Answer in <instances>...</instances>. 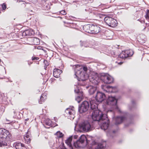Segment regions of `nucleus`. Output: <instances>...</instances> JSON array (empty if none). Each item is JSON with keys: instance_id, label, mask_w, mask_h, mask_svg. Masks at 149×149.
I'll return each instance as SVG.
<instances>
[{"instance_id": "f257e3e1", "label": "nucleus", "mask_w": 149, "mask_h": 149, "mask_svg": "<svg viewBox=\"0 0 149 149\" xmlns=\"http://www.w3.org/2000/svg\"><path fill=\"white\" fill-rule=\"evenodd\" d=\"M108 115L103 113L99 110H95L92 111V117L93 120L97 122L101 129L105 130L108 128L109 123Z\"/></svg>"}, {"instance_id": "f03ea898", "label": "nucleus", "mask_w": 149, "mask_h": 149, "mask_svg": "<svg viewBox=\"0 0 149 149\" xmlns=\"http://www.w3.org/2000/svg\"><path fill=\"white\" fill-rule=\"evenodd\" d=\"M82 65H78L73 66V68H74L75 76L79 81L78 83V84L84 86L86 84L85 81L88 79V75L82 71Z\"/></svg>"}, {"instance_id": "7ed1b4c3", "label": "nucleus", "mask_w": 149, "mask_h": 149, "mask_svg": "<svg viewBox=\"0 0 149 149\" xmlns=\"http://www.w3.org/2000/svg\"><path fill=\"white\" fill-rule=\"evenodd\" d=\"M110 114H112V117L113 119L115 120V124L116 125L119 124L121 123L123 121L127 120L128 122V124H125V126L126 127L132 123L131 121H130V120H128L127 118L125 116H118L115 118L114 117V112L112 110H109L107 111V115H109Z\"/></svg>"}, {"instance_id": "20e7f679", "label": "nucleus", "mask_w": 149, "mask_h": 149, "mask_svg": "<svg viewBox=\"0 0 149 149\" xmlns=\"http://www.w3.org/2000/svg\"><path fill=\"white\" fill-rule=\"evenodd\" d=\"M89 141L86 136L82 135L81 136L78 140L74 143V145L76 148H83L87 145Z\"/></svg>"}, {"instance_id": "39448f33", "label": "nucleus", "mask_w": 149, "mask_h": 149, "mask_svg": "<svg viewBox=\"0 0 149 149\" xmlns=\"http://www.w3.org/2000/svg\"><path fill=\"white\" fill-rule=\"evenodd\" d=\"M83 29H85L86 28H89L88 30L86 31L88 33H97L101 31V28L97 25H94L93 24L91 25H87L84 26Z\"/></svg>"}, {"instance_id": "423d86ee", "label": "nucleus", "mask_w": 149, "mask_h": 149, "mask_svg": "<svg viewBox=\"0 0 149 149\" xmlns=\"http://www.w3.org/2000/svg\"><path fill=\"white\" fill-rule=\"evenodd\" d=\"M0 138L7 141L12 140V135L8 131L4 129H0Z\"/></svg>"}, {"instance_id": "0eeeda50", "label": "nucleus", "mask_w": 149, "mask_h": 149, "mask_svg": "<svg viewBox=\"0 0 149 149\" xmlns=\"http://www.w3.org/2000/svg\"><path fill=\"white\" fill-rule=\"evenodd\" d=\"M117 100L115 97L109 96L106 102L107 105L112 107L113 109H116L120 112V111L117 105Z\"/></svg>"}, {"instance_id": "6e6552de", "label": "nucleus", "mask_w": 149, "mask_h": 149, "mask_svg": "<svg viewBox=\"0 0 149 149\" xmlns=\"http://www.w3.org/2000/svg\"><path fill=\"white\" fill-rule=\"evenodd\" d=\"M88 78H89V81L94 85H97L100 82V76L96 73L94 72H91L90 75L88 76Z\"/></svg>"}, {"instance_id": "1a4fd4ad", "label": "nucleus", "mask_w": 149, "mask_h": 149, "mask_svg": "<svg viewBox=\"0 0 149 149\" xmlns=\"http://www.w3.org/2000/svg\"><path fill=\"white\" fill-rule=\"evenodd\" d=\"M100 79L106 84H110L113 82V77L107 73H102L100 75Z\"/></svg>"}, {"instance_id": "9d476101", "label": "nucleus", "mask_w": 149, "mask_h": 149, "mask_svg": "<svg viewBox=\"0 0 149 149\" xmlns=\"http://www.w3.org/2000/svg\"><path fill=\"white\" fill-rule=\"evenodd\" d=\"M80 128L84 132H86L91 130L92 127L89 122L87 121H83L80 125Z\"/></svg>"}, {"instance_id": "9b49d317", "label": "nucleus", "mask_w": 149, "mask_h": 149, "mask_svg": "<svg viewBox=\"0 0 149 149\" xmlns=\"http://www.w3.org/2000/svg\"><path fill=\"white\" fill-rule=\"evenodd\" d=\"M104 20L109 26L113 27L117 26L118 23L116 20L109 16L105 17Z\"/></svg>"}, {"instance_id": "f8f14e48", "label": "nucleus", "mask_w": 149, "mask_h": 149, "mask_svg": "<svg viewBox=\"0 0 149 149\" xmlns=\"http://www.w3.org/2000/svg\"><path fill=\"white\" fill-rule=\"evenodd\" d=\"M79 85L75 86L74 87V92L75 93L79 95V96L76 98V100L78 103H79L83 98V92L81 89H80Z\"/></svg>"}, {"instance_id": "ddd939ff", "label": "nucleus", "mask_w": 149, "mask_h": 149, "mask_svg": "<svg viewBox=\"0 0 149 149\" xmlns=\"http://www.w3.org/2000/svg\"><path fill=\"white\" fill-rule=\"evenodd\" d=\"M133 54V52L132 50H126L122 51L118 56L120 58H125L128 57L132 56Z\"/></svg>"}, {"instance_id": "4468645a", "label": "nucleus", "mask_w": 149, "mask_h": 149, "mask_svg": "<svg viewBox=\"0 0 149 149\" xmlns=\"http://www.w3.org/2000/svg\"><path fill=\"white\" fill-rule=\"evenodd\" d=\"M89 107V104L88 102L86 101H84L81 105L79 107V110L80 113L86 111Z\"/></svg>"}, {"instance_id": "2eb2a0df", "label": "nucleus", "mask_w": 149, "mask_h": 149, "mask_svg": "<svg viewBox=\"0 0 149 149\" xmlns=\"http://www.w3.org/2000/svg\"><path fill=\"white\" fill-rule=\"evenodd\" d=\"M74 107L72 106H70L69 108H67L65 110V113L69 115L68 116V118L71 120L74 119V116L75 111L73 109Z\"/></svg>"}, {"instance_id": "dca6fc26", "label": "nucleus", "mask_w": 149, "mask_h": 149, "mask_svg": "<svg viewBox=\"0 0 149 149\" xmlns=\"http://www.w3.org/2000/svg\"><path fill=\"white\" fill-rule=\"evenodd\" d=\"M106 98V96L104 93L100 92H97L95 96V99L97 102H101Z\"/></svg>"}, {"instance_id": "f3484780", "label": "nucleus", "mask_w": 149, "mask_h": 149, "mask_svg": "<svg viewBox=\"0 0 149 149\" xmlns=\"http://www.w3.org/2000/svg\"><path fill=\"white\" fill-rule=\"evenodd\" d=\"M89 101L91 105V109L93 111L95 110H98L97 108L98 102H97L94 99H91Z\"/></svg>"}, {"instance_id": "a211bd4d", "label": "nucleus", "mask_w": 149, "mask_h": 149, "mask_svg": "<svg viewBox=\"0 0 149 149\" xmlns=\"http://www.w3.org/2000/svg\"><path fill=\"white\" fill-rule=\"evenodd\" d=\"M34 32L32 29L26 30L22 33L23 36H30L34 34Z\"/></svg>"}, {"instance_id": "6ab92c4d", "label": "nucleus", "mask_w": 149, "mask_h": 149, "mask_svg": "<svg viewBox=\"0 0 149 149\" xmlns=\"http://www.w3.org/2000/svg\"><path fill=\"white\" fill-rule=\"evenodd\" d=\"M106 146L105 143H99L92 146V149H104Z\"/></svg>"}, {"instance_id": "aec40b11", "label": "nucleus", "mask_w": 149, "mask_h": 149, "mask_svg": "<svg viewBox=\"0 0 149 149\" xmlns=\"http://www.w3.org/2000/svg\"><path fill=\"white\" fill-rule=\"evenodd\" d=\"M62 72V70L55 68L54 69L53 71V76L56 78H58L59 77L60 74Z\"/></svg>"}, {"instance_id": "412c9836", "label": "nucleus", "mask_w": 149, "mask_h": 149, "mask_svg": "<svg viewBox=\"0 0 149 149\" xmlns=\"http://www.w3.org/2000/svg\"><path fill=\"white\" fill-rule=\"evenodd\" d=\"M31 41V45H38L39 44V39L37 38H32L30 39Z\"/></svg>"}, {"instance_id": "4be33fe9", "label": "nucleus", "mask_w": 149, "mask_h": 149, "mask_svg": "<svg viewBox=\"0 0 149 149\" xmlns=\"http://www.w3.org/2000/svg\"><path fill=\"white\" fill-rule=\"evenodd\" d=\"M102 89L105 91L107 92H113L112 90L113 87L108 86H102Z\"/></svg>"}, {"instance_id": "5701e85b", "label": "nucleus", "mask_w": 149, "mask_h": 149, "mask_svg": "<svg viewBox=\"0 0 149 149\" xmlns=\"http://www.w3.org/2000/svg\"><path fill=\"white\" fill-rule=\"evenodd\" d=\"M24 139L26 143L29 144L30 143L31 140V137L28 134V133L24 135Z\"/></svg>"}, {"instance_id": "b1692460", "label": "nucleus", "mask_w": 149, "mask_h": 149, "mask_svg": "<svg viewBox=\"0 0 149 149\" xmlns=\"http://www.w3.org/2000/svg\"><path fill=\"white\" fill-rule=\"evenodd\" d=\"M88 88H89L88 92L90 95H93L96 91V88L95 87L90 86Z\"/></svg>"}, {"instance_id": "393cba45", "label": "nucleus", "mask_w": 149, "mask_h": 149, "mask_svg": "<svg viewBox=\"0 0 149 149\" xmlns=\"http://www.w3.org/2000/svg\"><path fill=\"white\" fill-rule=\"evenodd\" d=\"M72 139V137L70 136L68 138L66 141L65 143L68 146L72 148V145L71 144V142Z\"/></svg>"}, {"instance_id": "a878e982", "label": "nucleus", "mask_w": 149, "mask_h": 149, "mask_svg": "<svg viewBox=\"0 0 149 149\" xmlns=\"http://www.w3.org/2000/svg\"><path fill=\"white\" fill-rule=\"evenodd\" d=\"M46 95L45 94H42L40 97V100L39 101V103L41 104L44 102L46 99Z\"/></svg>"}, {"instance_id": "bb28decb", "label": "nucleus", "mask_w": 149, "mask_h": 149, "mask_svg": "<svg viewBox=\"0 0 149 149\" xmlns=\"http://www.w3.org/2000/svg\"><path fill=\"white\" fill-rule=\"evenodd\" d=\"M82 71L84 72L85 74H87L86 72L88 70L87 67L86 65H82Z\"/></svg>"}, {"instance_id": "cd10ccee", "label": "nucleus", "mask_w": 149, "mask_h": 149, "mask_svg": "<svg viewBox=\"0 0 149 149\" xmlns=\"http://www.w3.org/2000/svg\"><path fill=\"white\" fill-rule=\"evenodd\" d=\"M7 143L4 141H3L1 139H0V146L2 147V146H7Z\"/></svg>"}, {"instance_id": "c85d7f7f", "label": "nucleus", "mask_w": 149, "mask_h": 149, "mask_svg": "<svg viewBox=\"0 0 149 149\" xmlns=\"http://www.w3.org/2000/svg\"><path fill=\"white\" fill-rule=\"evenodd\" d=\"M21 145L22 143H16L15 144V148L16 149H21Z\"/></svg>"}, {"instance_id": "c756f323", "label": "nucleus", "mask_w": 149, "mask_h": 149, "mask_svg": "<svg viewBox=\"0 0 149 149\" xmlns=\"http://www.w3.org/2000/svg\"><path fill=\"white\" fill-rule=\"evenodd\" d=\"M45 123L47 125L50 126L52 124V121L49 119H46L45 121Z\"/></svg>"}, {"instance_id": "7c9ffc66", "label": "nucleus", "mask_w": 149, "mask_h": 149, "mask_svg": "<svg viewBox=\"0 0 149 149\" xmlns=\"http://www.w3.org/2000/svg\"><path fill=\"white\" fill-rule=\"evenodd\" d=\"M87 44V43L86 42H83L81 44V46H84L86 47H89V45Z\"/></svg>"}, {"instance_id": "2f4dec72", "label": "nucleus", "mask_w": 149, "mask_h": 149, "mask_svg": "<svg viewBox=\"0 0 149 149\" xmlns=\"http://www.w3.org/2000/svg\"><path fill=\"white\" fill-rule=\"evenodd\" d=\"M56 134L57 136L59 138H61L63 136V135L62 133L60 131H58Z\"/></svg>"}, {"instance_id": "473e14b6", "label": "nucleus", "mask_w": 149, "mask_h": 149, "mask_svg": "<svg viewBox=\"0 0 149 149\" xmlns=\"http://www.w3.org/2000/svg\"><path fill=\"white\" fill-rule=\"evenodd\" d=\"M145 17L146 19L148 20H149V10H147L146 14Z\"/></svg>"}, {"instance_id": "72a5a7b5", "label": "nucleus", "mask_w": 149, "mask_h": 149, "mask_svg": "<svg viewBox=\"0 0 149 149\" xmlns=\"http://www.w3.org/2000/svg\"><path fill=\"white\" fill-rule=\"evenodd\" d=\"M44 63L45 64V69L47 68V67L49 65V64L48 61L46 60H44Z\"/></svg>"}, {"instance_id": "f704fd0d", "label": "nucleus", "mask_w": 149, "mask_h": 149, "mask_svg": "<svg viewBox=\"0 0 149 149\" xmlns=\"http://www.w3.org/2000/svg\"><path fill=\"white\" fill-rule=\"evenodd\" d=\"M1 6L2 9L3 10H5L6 8V4L5 3H4L1 4Z\"/></svg>"}, {"instance_id": "c9c22d12", "label": "nucleus", "mask_w": 149, "mask_h": 149, "mask_svg": "<svg viewBox=\"0 0 149 149\" xmlns=\"http://www.w3.org/2000/svg\"><path fill=\"white\" fill-rule=\"evenodd\" d=\"M6 122H9V123H6V124H10L12 123H15V122H14L13 121H12L11 120H9L7 118H6Z\"/></svg>"}, {"instance_id": "e433bc0d", "label": "nucleus", "mask_w": 149, "mask_h": 149, "mask_svg": "<svg viewBox=\"0 0 149 149\" xmlns=\"http://www.w3.org/2000/svg\"><path fill=\"white\" fill-rule=\"evenodd\" d=\"M60 13L63 15H65L66 14V13L65 10L61 11Z\"/></svg>"}, {"instance_id": "4c0bfd02", "label": "nucleus", "mask_w": 149, "mask_h": 149, "mask_svg": "<svg viewBox=\"0 0 149 149\" xmlns=\"http://www.w3.org/2000/svg\"><path fill=\"white\" fill-rule=\"evenodd\" d=\"M39 58L38 57H32V60H38V59H39Z\"/></svg>"}, {"instance_id": "58836bf2", "label": "nucleus", "mask_w": 149, "mask_h": 149, "mask_svg": "<svg viewBox=\"0 0 149 149\" xmlns=\"http://www.w3.org/2000/svg\"><path fill=\"white\" fill-rule=\"evenodd\" d=\"M97 16L98 17H101L102 16V15H103L102 14H100V13H98L97 14Z\"/></svg>"}, {"instance_id": "ea45409f", "label": "nucleus", "mask_w": 149, "mask_h": 149, "mask_svg": "<svg viewBox=\"0 0 149 149\" xmlns=\"http://www.w3.org/2000/svg\"><path fill=\"white\" fill-rule=\"evenodd\" d=\"M42 47L41 46H38L37 47V49H42Z\"/></svg>"}, {"instance_id": "a19ab883", "label": "nucleus", "mask_w": 149, "mask_h": 149, "mask_svg": "<svg viewBox=\"0 0 149 149\" xmlns=\"http://www.w3.org/2000/svg\"><path fill=\"white\" fill-rule=\"evenodd\" d=\"M78 137V136L77 135H74L73 136V138L74 139H77Z\"/></svg>"}, {"instance_id": "79ce46f5", "label": "nucleus", "mask_w": 149, "mask_h": 149, "mask_svg": "<svg viewBox=\"0 0 149 149\" xmlns=\"http://www.w3.org/2000/svg\"><path fill=\"white\" fill-rule=\"evenodd\" d=\"M116 63H118V64L121 65L123 63L122 62H120L119 63H118L117 61L116 62Z\"/></svg>"}, {"instance_id": "37998d69", "label": "nucleus", "mask_w": 149, "mask_h": 149, "mask_svg": "<svg viewBox=\"0 0 149 149\" xmlns=\"http://www.w3.org/2000/svg\"><path fill=\"white\" fill-rule=\"evenodd\" d=\"M111 132V131L108 132L107 133V135L108 136L110 135V133Z\"/></svg>"}, {"instance_id": "c03bdc74", "label": "nucleus", "mask_w": 149, "mask_h": 149, "mask_svg": "<svg viewBox=\"0 0 149 149\" xmlns=\"http://www.w3.org/2000/svg\"><path fill=\"white\" fill-rule=\"evenodd\" d=\"M19 2H20L21 3H21V4H24V2H23V1H19Z\"/></svg>"}, {"instance_id": "a18cd8bd", "label": "nucleus", "mask_w": 149, "mask_h": 149, "mask_svg": "<svg viewBox=\"0 0 149 149\" xmlns=\"http://www.w3.org/2000/svg\"><path fill=\"white\" fill-rule=\"evenodd\" d=\"M22 148L23 147H25L24 146V144H22Z\"/></svg>"}, {"instance_id": "49530a36", "label": "nucleus", "mask_w": 149, "mask_h": 149, "mask_svg": "<svg viewBox=\"0 0 149 149\" xmlns=\"http://www.w3.org/2000/svg\"><path fill=\"white\" fill-rule=\"evenodd\" d=\"M112 132L114 134L116 132V130H113V131H112Z\"/></svg>"}, {"instance_id": "de8ad7c7", "label": "nucleus", "mask_w": 149, "mask_h": 149, "mask_svg": "<svg viewBox=\"0 0 149 149\" xmlns=\"http://www.w3.org/2000/svg\"><path fill=\"white\" fill-rule=\"evenodd\" d=\"M142 23H145V21H143V20H142V21H140Z\"/></svg>"}, {"instance_id": "09e8293b", "label": "nucleus", "mask_w": 149, "mask_h": 149, "mask_svg": "<svg viewBox=\"0 0 149 149\" xmlns=\"http://www.w3.org/2000/svg\"><path fill=\"white\" fill-rule=\"evenodd\" d=\"M111 53H112V54H112V53H113V54L114 55H115L116 54H115V52H114L113 51L112 52H111Z\"/></svg>"}, {"instance_id": "8fccbe9b", "label": "nucleus", "mask_w": 149, "mask_h": 149, "mask_svg": "<svg viewBox=\"0 0 149 149\" xmlns=\"http://www.w3.org/2000/svg\"><path fill=\"white\" fill-rule=\"evenodd\" d=\"M132 104H134V101H132Z\"/></svg>"}, {"instance_id": "3c124183", "label": "nucleus", "mask_w": 149, "mask_h": 149, "mask_svg": "<svg viewBox=\"0 0 149 149\" xmlns=\"http://www.w3.org/2000/svg\"><path fill=\"white\" fill-rule=\"evenodd\" d=\"M26 148L25 147H23L22 148H21V149H26Z\"/></svg>"}, {"instance_id": "603ef678", "label": "nucleus", "mask_w": 149, "mask_h": 149, "mask_svg": "<svg viewBox=\"0 0 149 149\" xmlns=\"http://www.w3.org/2000/svg\"><path fill=\"white\" fill-rule=\"evenodd\" d=\"M29 118H27V119H26L25 120V121H27L28 120H29Z\"/></svg>"}, {"instance_id": "864d4df0", "label": "nucleus", "mask_w": 149, "mask_h": 149, "mask_svg": "<svg viewBox=\"0 0 149 149\" xmlns=\"http://www.w3.org/2000/svg\"><path fill=\"white\" fill-rule=\"evenodd\" d=\"M88 9H85V10L86 11H88Z\"/></svg>"}, {"instance_id": "5fc2aeb1", "label": "nucleus", "mask_w": 149, "mask_h": 149, "mask_svg": "<svg viewBox=\"0 0 149 149\" xmlns=\"http://www.w3.org/2000/svg\"><path fill=\"white\" fill-rule=\"evenodd\" d=\"M2 46H0V49H2Z\"/></svg>"}, {"instance_id": "6e6d98bb", "label": "nucleus", "mask_w": 149, "mask_h": 149, "mask_svg": "<svg viewBox=\"0 0 149 149\" xmlns=\"http://www.w3.org/2000/svg\"><path fill=\"white\" fill-rule=\"evenodd\" d=\"M31 63H28V64H29V65H30L31 64Z\"/></svg>"}, {"instance_id": "4d7b16f0", "label": "nucleus", "mask_w": 149, "mask_h": 149, "mask_svg": "<svg viewBox=\"0 0 149 149\" xmlns=\"http://www.w3.org/2000/svg\"><path fill=\"white\" fill-rule=\"evenodd\" d=\"M40 91H39V90H37V92H39Z\"/></svg>"}, {"instance_id": "13d9d810", "label": "nucleus", "mask_w": 149, "mask_h": 149, "mask_svg": "<svg viewBox=\"0 0 149 149\" xmlns=\"http://www.w3.org/2000/svg\"><path fill=\"white\" fill-rule=\"evenodd\" d=\"M13 113L14 114H15V111H14Z\"/></svg>"}, {"instance_id": "bf43d9fd", "label": "nucleus", "mask_w": 149, "mask_h": 149, "mask_svg": "<svg viewBox=\"0 0 149 149\" xmlns=\"http://www.w3.org/2000/svg\"><path fill=\"white\" fill-rule=\"evenodd\" d=\"M6 149H8V148L7 146V147H6Z\"/></svg>"}, {"instance_id": "052dcab7", "label": "nucleus", "mask_w": 149, "mask_h": 149, "mask_svg": "<svg viewBox=\"0 0 149 149\" xmlns=\"http://www.w3.org/2000/svg\"><path fill=\"white\" fill-rule=\"evenodd\" d=\"M9 122H6V123H9Z\"/></svg>"}, {"instance_id": "680f3d73", "label": "nucleus", "mask_w": 149, "mask_h": 149, "mask_svg": "<svg viewBox=\"0 0 149 149\" xmlns=\"http://www.w3.org/2000/svg\"><path fill=\"white\" fill-rule=\"evenodd\" d=\"M139 20V21H140L139 19H138V20Z\"/></svg>"}]
</instances>
